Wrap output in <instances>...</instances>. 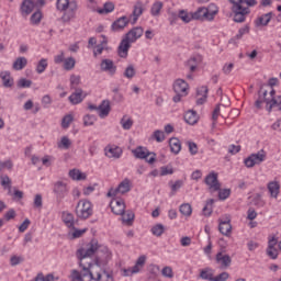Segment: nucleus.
<instances>
[{
  "mask_svg": "<svg viewBox=\"0 0 281 281\" xmlns=\"http://www.w3.org/2000/svg\"><path fill=\"white\" fill-rule=\"evenodd\" d=\"M77 256L80 260L81 281L94 280L95 271L100 269V265L103 262L102 258H100L98 241L92 240L87 248H80L77 251Z\"/></svg>",
  "mask_w": 281,
  "mask_h": 281,
  "instance_id": "obj_1",
  "label": "nucleus"
},
{
  "mask_svg": "<svg viewBox=\"0 0 281 281\" xmlns=\"http://www.w3.org/2000/svg\"><path fill=\"white\" fill-rule=\"evenodd\" d=\"M143 35L144 29L142 26H136L126 33L117 48L120 58H126L128 56V49H131V44L142 38Z\"/></svg>",
  "mask_w": 281,
  "mask_h": 281,
  "instance_id": "obj_2",
  "label": "nucleus"
},
{
  "mask_svg": "<svg viewBox=\"0 0 281 281\" xmlns=\"http://www.w3.org/2000/svg\"><path fill=\"white\" fill-rule=\"evenodd\" d=\"M232 3L231 10L234 14L235 23H245L247 14L251 12L249 7H243V0H228Z\"/></svg>",
  "mask_w": 281,
  "mask_h": 281,
  "instance_id": "obj_3",
  "label": "nucleus"
},
{
  "mask_svg": "<svg viewBox=\"0 0 281 281\" xmlns=\"http://www.w3.org/2000/svg\"><path fill=\"white\" fill-rule=\"evenodd\" d=\"M75 214L80 221H87L93 216V204L89 200H80L77 203Z\"/></svg>",
  "mask_w": 281,
  "mask_h": 281,
  "instance_id": "obj_4",
  "label": "nucleus"
},
{
  "mask_svg": "<svg viewBox=\"0 0 281 281\" xmlns=\"http://www.w3.org/2000/svg\"><path fill=\"white\" fill-rule=\"evenodd\" d=\"M56 8L59 12H67L68 19H74L78 12V2L76 0H57Z\"/></svg>",
  "mask_w": 281,
  "mask_h": 281,
  "instance_id": "obj_5",
  "label": "nucleus"
},
{
  "mask_svg": "<svg viewBox=\"0 0 281 281\" xmlns=\"http://www.w3.org/2000/svg\"><path fill=\"white\" fill-rule=\"evenodd\" d=\"M133 155L136 159H145L147 164H155L157 154L150 153L146 147L138 146L133 150Z\"/></svg>",
  "mask_w": 281,
  "mask_h": 281,
  "instance_id": "obj_6",
  "label": "nucleus"
},
{
  "mask_svg": "<svg viewBox=\"0 0 281 281\" xmlns=\"http://www.w3.org/2000/svg\"><path fill=\"white\" fill-rule=\"evenodd\" d=\"M131 188H133V183L128 178H125L117 188L113 189L111 188L109 192L106 193V196H117V194H126V192H131Z\"/></svg>",
  "mask_w": 281,
  "mask_h": 281,
  "instance_id": "obj_7",
  "label": "nucleus"
},
{
  "mask_svg": "<svg viewBox=\"0 0 281 281\" xmlns=\"http://www.w3.org/2000/svg\"><path fill=\"white\" fill-rule=\"evenodd\" d=\"M267 159V151L263 149L259 150L257 154H251L248 156L245 160L244 164L246 168H254V166H258L262 164Z\"/></svg>",
  "mask_w": 281,
  "mask_h": 281,
  "instance_id": "obj_8",
  "label": "nucleus"
},
{
  "mask_svg": "<svg viewBox=\"0 0 281 281\" xmlns=\"http://www.w3.org/2000/svg\"><path fill=\"white\" fill-rule=\"evenodd\" d=\"M217 11L210 12L207 8L200 7L195 12H191L193 21H214V16H216Z\"/></svg>",
  "mask_w": 281,
  "mask_h": 281,
  "instance_id": "obj_9",
  "label": "nucleus"
},
{
  "mask_svg": "<svg viewBox=\"0 0 281 281\" xmlns=\"http://www.w3.org/2000/svg\"><path fill=\"white\" fill-rule=\"evenodd\" d=\"M145 265H146V256L142 255L136 260V263L134 267L127 268L124 270V276L128 277V276H134V273H139V271L144 269Z\"/></svg>",
  "mask_w": 281,
  "mask_h": 281,
  "instance_id": "obj_10",
  "label": "nucleus"
},
{
  "mask_svg": "<svg viewBox=\"0 0 281 281\" xmlns=\"http://www.w3.org/2000/svg\"><path fill=\"white\" fill-rule=\"evenodd\" d=\"M276 245H278V238H276V236H270L268 238V247L266 254L271 258V260H278L279 250L276 248Z\"/></svg>",
  "mask_w": 281,
  "mask_h": 281,
  "instance_id": "obj_11",
  "label": "nucleus"
},
{
  "mask_svg": "<svg viewBox=\"0 0 281 281\" xmlns=\"http://www.w3.org/2000/svg\"><path fill=\"white\" fill-rule=\"evenodd\" d=\"M218 231L223 234V236L232 235V218L226 216L225 218L218 220Z\"/></svg>",
  "mask_w": 281,
  "mask_h": 281,
  "instance_id": "obj_12",
  "label": "nucleus"
},
{
  "mask_svg": "<svg viewBox=\"0 0 281 281\" xmlns=\"http://www.w3.org/2000/svg\"><path fill=\"white\" fill-rule=\"evenodd\" d=\"M87 98V92H83L82 89H76L69 97L68 100L70 104H80Z\"/></svg>",
  "mask_w": 281,
  "mask_h": 281,
  "instance_id": "obj_13",
  "label": "nucleus"
},
{
  "mask_svg": "<svg viewBox=\"0 0 281 281\" xmlns=\"http://www.w3.org/2000/svg\"><path fill=\"white\" fill-rule=\"evenodd\" d=\"M36 4H34V1L32 0H23L20 5V13L22 16L26 18L34 12V8Z\"/></svg>",
  "mask_w": 281,
  "mask_h": 281,
  "instance_id": "obj_14",
  "label": "nucleus"
},
{
  "mask_svg": "<svg viewBox=\"0 0 281 281\" xmlns=\"http://www.w3.org/2000/svg\"><path fill=\"white\" fill-rule=\"evenodd\" d=\"M189 89H190V86L183 79H177L173 82V91H175V93H181L182 95H188Z\"/></svg>",
  "mask_w": 281,
  "mask_h": 281,
  "instance_id": "obj_15",
  "label": "nucleus"
},
{
  "mask_svg": "<svg viewBox=\"0 0 281 281\" xmlns=\"http://www.w3.org/2000/svg\"><path fill=\"white\" fill-rule=\"evenodd\" d=\"M100 67L101 71H105L110 74V76H115L117 71V66H115V64L111 59H102Z\"/></svg>",
  "mask_w": 281,
  "mask_h": 281,
  "instance_id": "obj_16",
  "label": "nucleus"
},
{
  "mask_svg": "<svg viewBox=\"0 0 281 281\" xmlns=\"http://www.w3.org/2000/svg\"><path fill=\"white\" fill-rule=\"evenodd\" d=\"M110 207L113 214H116V216H122L126 210V204H124V201L122 200H113L110 203Z\"/></svg>",
  "mask_w": 281,
  "mask_h": 281,
  "instance_id": "obj_17",
  "label": "nucleus"
},
{
  "mask_svg": "<svg viewBox=\"0 0 281 281\" xmlns=\"http://www.w3.org/2000/svg\"><path fill=\"white\" fill-rule=\"evenodd\" d=\"M204 183L209 187V192L214 193L221 190V182L218 181L217 177H206L204 179Z\"/></svg>",
  "mask_w": 281,
  "mask_h": 281,
  "instance_id": "obj_18",
  "label": "nucleus"
},
{
  "mask_svg": "<svg viewBox=\"0 0 281 281\" xmlns=\"http://www.w3.org/2000/svg\"><path fill=\"white\" fill-rule=\"evenodd\" d=\"M215 260L217 265H221L222 269H227L232 266V257L229 255H225L223 252H217Z\"/></svg>",
  "mask_w": 281,
  "mask_h": 281,
  "instance_id": "obj_19",
  "label": "nucleus"
},
{
  "mask_svg": "<svg viewBox=\"0 0 281 281\" xmlns=\"http://www.w3.org/2000/svg\"><path fill=\"white\" fill-rule=\"evenodd\" d=\"M104 153L109 159H120L122 157V148L119 146H106Z\"/></svg>",
  "mask_w": 281,
  "mask_h": 281,
  "instance_id": "obj_20",
  "label": "nucleus"
},
{
  "mask_svg": "<svg viewBox=\"0 0 281 281\" xmlns=\"http://www.w3.org/2000/svg\"><path fill=\"white\" fill-rule=\"evenodd\" d=\"M99 117L103 120V117H109V113H111V101L103 100L98 106Z\"/></svg>",
  "mask_w": 281,
  "mask_h": 281,
  "instance_id": "obj_21",
  "label": "nucleus"
},
{
  "mask_svg": "<svg viewBox=\"0 0 281 281\" xmlns=\"http://www.w3.org/2000/svg\"><path fill=\"white\" fill-rule=\"evenodd\" d=\"M130 21L131 20H128V16H126V15L119 18L116 21H114L112 23L113 32H120V31L124 30V27H126V25H128Z\"/></svg>",
  "mask_w": 281,
  "mask_h": 281,
  "instance_id": "obj_22",
  "label": "nucleus"
},
{
  "mask_svg": "<svg viewBox=\"0 0 281 281\" xmlns=\"http://www.w3.org/2000/svg\"><path fill=\"white\" fill-rule=\"evenodd\" d=\"M94 281H113V274L106 270L99 269L94 272Z\"/></svg>",
  "mask_w": 281,
  "mask_h": 281,
  "instance_id": "obj_23",
  "label": "nucleus"
},
{
  "mask_svg": "<svg viewBox=\"0 0 281 281\" xmlns=\"http://www.w3.org/2000/svg\"><path fill=\"white\" fill-rule=\"evenodd\" d=\"M61 221L65 223L66 227H69V229H75L76 218L70 212L64 211L61 213Z\"/></svg>",
  "mask_w": 281,
  "mask_h": 281,
  "instance_id": "obj_24",
  "label": "nucleus"
},
{
  "mask_svg": "<svg viewBox=\"0 0 281 281\" xmlns=\"http://www.w3.org/2000/svg\"><path fill=\"white\" fill-rule=\"evenodd\" d=\"M267 90H265L262 92V94L259 95L258 100L255 102V106L256 109H262V104H267L268 106V111H269V106H271V104H273V99L269 100L267 99Z\"/></svg>",
  "mask_w": 281,
  "mask_h": 281,
  "instance_id": "obj_25",
  "label": "nucleus"
},
{
  "mask_svg": "<svg viewBox=\"0 0 281 281\" xmlns=\"http://www.w3.org/2000/svg\"><path fill=\"white\" fill-rule=\"evenodd\" d=\"M200 63H203V57L201 55H195L188 59L187 67H189L191 74L196 71V67H199Z\"/></svg>",
  "mask_w": 281,
  "mask_h": 281,
  "instance_id": "obj_26",
  "label": "nucleus"
},
{
  "mask_svg": "<svg viewBox=\"0 0 281 281\" xmlns=\"http://www.w3.org/2000/svg\"><path fill=\"white\" fill-rule=\"evenodd\" d=\"M0 78L2 80L3 87H5L7 89L14 86V79L10 75V71H2L0 74Z\"/></svg>",
  "mask_w": 281,
  "mask_h": 281,
  "instance_id": "obj_27",
  "label": "nucleus"
},
{
  "mask_svg": "<svg viewBox=\"0 0 281 281\" xmlns=\"http://www.w3.org/2000/svg\"><path fill=\"white\" fill-rule=\"evenodd\" d=\"M169 146H170V150L171 153H173V155H179V153H181V140L177 137H172L169 139Z\"/></svg>",
  "mask_w": 281,
  "mask_h": 281,
  "instance_id": "obj_28",
  "label": "nucleus"
},
{
  "mask_svg": "<svg viewBox=\"0 0 281 281\" xmlns=\"http://www.w3.org/2000/svg\"><path fill=\"white\" fill-rule=\"evenodd\" d=\"M184 122L187 124H190L191 126H194V124H196V122H199V116L196 115V112H194L192 110H189L188 112H186Z\"/></svg>",
  "mask_w": 281,
  "mask_h": 281,
  "instance_id": "obj_29",
  "label": "nucleus"
},
{
  "mask_svg": "<svg viewBox=\"0 0 281 281\" xmlns=\"http://www.w3.org/2000/svg\"><path fill=\"white\" fill-rule=\"evenodd\" d=\"M142 14H144V3L142 1H137L133 9V16H134L133 23H137V20Z\"/></svg>",
  "mask_w": 281,
  "mask_h": 281,
  "instance_id": "obj_30",
  "label": "nucleus"
},
{
  "mask_svg": "<svg viewBox=\"0 0 281 281\" xmlns=\"http://www.w3.org/2000/svg\"><path fill=\"white\" fill-rule=\"evenodd\" d=\"M268 190L270 192V196L272 199H277L278 194H280V183L278 181L269 182Z\"/></svg>",
  "mask_w": 281,
  "mask_h": 281,
  "instance_id": "obj_31",
  "label": "nucleus"
},
{
  "mask_svg": "<svg viewBox=\"0 0 281 281\" xmlns=\"http://www.w3.org/2000/svg\"><path fill=\"white\" fill-rule=\"evenodd\" d=\"M272 16H273V12L265 13L257 19L256 24L258 26H260V25L267 26L271 22Z\"/></svg>",
  "mask_w": 281,
  "mask_h": 281,
  "instance_id": "obj_32",
  "label": "nucleus"
},
{
  "mask_svg": "<svg viewBox=\"0 0 281 281\" xmlns=\"http://www.w3.org/2000/svg\"><path fill=\"white\" fill-rule=\"evenodd\" d=\"M27 67V58L25 57H18L13 63V69L15 71H21Z\"/></svg>",
  "mask_w": 281,
  "mask_h": 281,
  "instance_id": "obj_33",
  "label": "nucleus"
},
{
  "mask_svg": "<svg viewBox=\"0 0 281 281\" xmlns=\"http://www.w3.org/2000/svg\"><path fill=\"white\" fill-rule=\"evenodd\" d=\"M54 192L55 194H58V196H61V194H65V192H67V182L57 181L54 186Z\"/></svg>",
  "mask_w": 281,
  "mask_h": 281,
  "instance_id": "obj_34",
  "label": "nucleus"
},
{
  "mask_svg": "<svg viewBox=\"0 0 281 281\" xmlns=\"http://www.w3.org/2000/svg\"><path fill=\"white\" fill-rule=\"evenodd\" d=\"M200 278L202 280L214 281V270L212 268H205L200 271Z\"/></svg>",
  "mask_w": 281,
  "mask_h": 281,
  "instance_id": "obj_35",
  "label": "nucleus"
},
{
  "mask_svg": "<svg viewBox=\"0 0 281 281\" xmlns=\"http://www.w3.org/2000/svg\"><path fill=\"white\" fill-rule=\"evenodd\" d=\"M41 21H43V12L41 10L35 11L31 18V25H41Z\"/></svg>",
  "mask_w": 281,
  "mask_h": 281,
  "instance_id": "obj_36",
  "label": "nucleus"
},
{
  "mask_svg": "<svg viewBox=\"0 0 281 281\" xmlns=\"http://www.w3.org/2000/svg\"><path fill=\"white\" fill-rule=\"evenodd\" d=\"M162 9H164V2L161 1L155 2L150 9L151 16H159V14H161Z\"/></svg>",
  "mask_w": 281,
  "mask_h": 281,
  "instance_id": "obj_37",
  "label": "nucleus"
},
{
  "mask_svg": "<svg viewBox=\"0 0 281 281\" xmlns=\"http://www.w3.org/2000/svg\"><path fill=\"white\" fill-rule=\"evenodd\" d=\"M214 203H215L214 199H210L206 201V204L202 210L204 216H212Z\"/></svg>",
  "mask_w": 281,
  "mask_h": 281,
  "instance_id": "obj_38",
  "label": "nucleus"
},
{
  "mask_svg": "<svg viewBox=\"0 0 281 281\" xmlns=\"http://www.w3.org/2000/svg\"><path fill=\"white\" fill-rule=\"evenodd\" d=\"M245 34H249V25H245L244 27L238 30V33L231 40V43H236V41H240Z\"/></svg>",
  "mask_w": 281,
  "mask_h": 281,
  "instance_id": "obj_39",
  "label": "nucleus"
},
{
  "mask_svg": "<svg viewBox=\"0 0 281 281\" xmlns=\"http://www.w3.org/2000/svg\"><path fill=\"white\" fill-rule=\"evenodd\" d=\"M63 67L65 71H71L72 69L76 68V58L74 57H68L64 60Z\"/></svg>",
  "mask_w": 281,
  "mask_h": 281,
  "instance_id": "obj_40",
  "label": "nucleus"
},
{
  "mask_svg": "<svg viewBox=\"0 0 281 281\" xmlns=\"http://www.w3.org/2000/svg\"><path fill=\"white\" fill-rule=\"evenodd\" d=\"M113 10H115V4H113V2H105L103 4V8L98 10V13L99 14H111V12H113Z\"/></svg>",
  "mask_w": 281,
  "mask_h": 281,
  "instance_id": "obj_41",
  "label": "nucleus"
},
{
  "mask_svg": "<svg viewBox=\"0 0 281 281\" xmlns=\"http://www.w3.org/2000/svg\"><path fill=\"white\" fill-rule=\"evenodd\" d=\"M48 65L49 64L47 63L46 58L40 59L35 68L36 74H45V70L47 69Z\"/></svg>",
  "mask_w": 281,
  "mask_h": 281,
  "instance_id": "obj_42",
  "label": "nucleus"
},
{
  "mask_svg": "<svg viewBox=\"0 0 281 281\" xmlns=\"http://www.w3.org/2000/svg\"><path fill=\"white\" fill-rule=\"evenodd\" d=\"M123 218V223H126L127 225H133V221H135V213L132 211H127L123 214H121Z\"/></svg>",
  "mask_w": 281,
  "mask_h": 281,
  "instance_id": "obj_43",
  "label": "nucleus"
},
{
  "mask_svg": "<svg viewBox=\"0 0 281 281\" xmlns=\"http://www.w3.org/2000/svg\"><path fill=\"white\" fill-rule=\"evenodd\" d=\"M178 16L181 19V21H183V23H190L191 21H194L192 18V12L188 13L186 10H180Z\"/></svg>",
  "mask_w": 281,
  "mask_h": 281,
  "instance_id": "obj_44",
  "label": "nucleus"
},
{
  "mask_svg": "<svg viewBox=\"0 0 281 281\" xmlns=\"http://www.w3.org/2000/svg\"><path fill=\"white\" fill-rule=\"evenodd\" d=\"M150 232H151V234H153L154 236L159 237V236H162V235H164V232H166V228L164 227L162 224H156V225H154V226L151 227Z\"/></svg>",
  "mask_w": 281,
  "mask_h": 281,
  "instance_id": "obj_45",
  "label": "nucleus"
},
{
  "mask_svg": "<svg viewBox=\"0 0 281 281\" xmlns=\"http://www.w3.org/2000/svg\"><path fill=\"white\" fill-rule=\"evenodd\" d=\"M71 122H74V116L71 114H66L61 119V128H69V126H71Z\"/></svg>",
  "mask_w": 281,
  "mask_h": 281,
  "instance_id": "obj_46",
  "label": "nucleus"
},
{
  "mask_svg": "<svg viewBox=\"0 0 281 281\" xmlns=\"http://www.w3.org/2000/svg\"><path fill=\"white\" fill-rule=\"evenodd\" d=\"M58 148H64L65 150H68V148L71 146V140L67 136H63L60 142L57 143Z\"/></svg>",
  "mask_w": 281,
  "mask_h": 281,
  "instance_id": "obj_47",
  "label": "nucleus"
},
{
  "mask_svg": "<svg viewBox=\"0 0 281 281\" xmlns=\"http://www.w3.org/2000/svg\"><path fill=\"white\" fill-rule=\"evenodd\" d=\"M79 85H80V76L71 75L70 76V89H72V90L82 89V88H78Z\"/></svg>",
  "mask_w": 281,
  "mask_h": 281,
  "instance_id": "obj_48",
  "label": "nucleus"
},
{
  "mask_svg": "<svg viewBox=\"0 0 281 281\" xmlns=\"http://www.w3.org/2000/svg\"><path fill=\"white\" fill-rule=\"evenodd\" d=\"M153 137L158 142V144H161V142L166 140V133L161 130H156L153 133Z\"/></svg>",
  "mask_w": 281,
  "mask_h": 281,
  "instance_id": "obj_49",
  "label": "nucleus"
},
{
  "mask_svg": "<svg viewBox=\"0 0 281 281\" xmlns=\"http://www.w3.org/2000/svg\"><path fill=\"white\" fill-rule=\"evenodd\" d=\"M123 76L128 80L135 78V67L133 65L127 66L125 71L123 72Z\"/></svg>",
  "mask_w": 281,
  "mask_h": 281,
  "instance_id": "obj_50",
  "label": "nucleus"
},
{
  "mask_svg": "<svg viewBox=\"0 0 281 281\" xmlns=\"http://www.w3.org/2000/svg\"><path fill=\"white\" fill-rule=\"evenodd\" d=\"M218 192V199L220 201H225L226 199H229V195L232 194V190L229 189H221L217 191Z\"/></svg>",
  "mask_w": 281,
  "mask_h": 281,
  "instance_id": "obj_51",
  "label": "nucleus"
},
{
  "mask_svg": "<svg viewBox=\"0 0 281 281\" xmlns=\"http://www.w3.org/2000/svg\"><path fill=\"white\" fill-rule=\"evenodd\" d=\"M180 212L183 216H191L192 215V205L186 203L180 205Z\"/></svg>",
  "mask_w": 281,
  "mask_h": 281,
  "instance_id": "obj_52",
  "label": "nucleus"
},
{
  "mask_svg": "<svg viewBox=\"0 0 281 281\" xmlns=\"http://www.w3.org/2000/svg\"><path fill=\"white\" fill-rule=\"evenodd\" d=\"M95 115L87 114L83 116V126H93L95 124Z\"/></svg>",
  "mask_w": 281,
  "mask_h": 281,
  "instance_id": "obj_53",
  "label": "nucleus"
},
{
  "mask_svg": "<svg viewBox=\"0 0 281 281\" xmlns=\"http://www.w3.org/2000/svg\"><path fill=\"white\" fill-rule=\"evenodd\" d=\"M160 175L161 177H166L168 175H175V169L170 165L162 166L160 167Z\"/></svg>",
  "mask_w": 281,
  "mask_h": 281,
  "instance_id": "obj_54",
  "label": "nucleus"
},
{
  "mask_svg": "<svg viewBox=\"0 0 281 281\" xmlns=\"http://www.w3.org/2000/svg\"><path fill=\"white\" fill-rule=\"evenodd\" d=\"M254 205L257 207H265V200H262V195L260 193H257L252 199Z\"/></svg>",
  "mask_w": 281,
  "mask_h": 281,
  "instance_id": "obj_55",
  "label": "nucleus"
},
{
  "mask_svg": "<svg viewBox=\"0 0 281 281\" xmlns=\"http://www.w3.org/2000/svg\"><path fill=\"white\" fill-rule=\"evenodd\" d=\"M18 87L20 89H30L32 87V80L22 78L18 81Z\"/></svg>",
  "mask_w": 281,
  "mask_h": 281,
  "instance_id": "obj_56",
  "label": "nucleus"
},
{
  "mask_svg": "<svg viewBox=\"0 0 281 281\" xmlns=\"http://www.w3.org/2000/svg\"><path fill=\"white\" fill-rule=\"evenodd\" d=\"M121 125H122V128L124 131H131V128H133V120L132 119H122L121 120Z\"/></svg>",
  "mask_w": 281,
  "mask_h": 281,
  "instance_id": "obj_57",
  "label": "nucleus"
},
{
  "mask_svg": "<svg viewBox=\"0 0 281 281\" xmlns=\"http://www.w3.org/2000/svg\"><path fill=\"white\" fill-rule=\"evenodd\" d=\"M169 186L171 188V191L175 193L177 190H180L183 186V180H177L176 182L170 181Z\"/></svg>",
  "mask_w": 281,
  "mask_h": 281,
  "instance_id": "obj_58",
  "label": "nucleus"
},
{
  "mask_svg": "<svg viewBox=\"0 0 281 281\" xmlns=\"http://www.w3.org/2000/svg\"><path fill=\"white\" fill-rule=\"evenodd\" d=\"M65 52L60 50L58 55L54 56V63L55 65H61V63H65Z\"/></svg>",
  "mask_w": 281,
  "mask_h": 281,
  "instance_id": "obj_59",
  "label": "nucleus"
},
{
  "mask_svg": "<svg viewBox=\"0 0 281 281\" xmlns=\"http://www.w3.org/2000/svg\"><path fill=\"white\" fill-rule=\"evenodd\" d=\"M161 274L164 276V278H175V273L172 272V268L168 267V266L162 268Z\"/></svg>",
  "mask_w": 281,
  "mask_h": 281,
  "instance_id": "obj_60",
  "label": "nucleus"
},
{
  "mask_svg": "<svg viewBox=\"0 0 281 281\" xmlns=\"http://www.w3.org/2000/svg\"><path fill=\"white\" fill-rule=\"evenodd\" d=\"M273 106H278L279 111H281V95L278 97V100L272 99V103L270 104L268 111L269 113H271V110L273 109Z\"/></svg>",
  "mask_w": 281,
  "mask_h": 281,
  "instance_id": "obj_61",
  "label": "nucleus"
},
{
  "mask_svg": "<svg viewBox=\"0 0 281 281\" xmlns=\"http://www.w3.org/2000/svg\"><path fill=\"white\" fill-rule=\"evenodd\" d=\"M12 160H5L0 162V170H12Z\"/></svg>",
  "mask_w": 281,
  "mask_h": 281,
  "instance_id": "obj_62",
  "label": "nucleus"
},
{
  "mask_svg": "<svg viewBox=\"0 0 281 281\" xmlns=\"http://www.w3.org/2000/svg\"><path fill=\"white\" fill-rule=\"evenodd\" d=\"M229 279V273L228 272H222L216 277H213V281H226Z\"/></svg>",
  "mask_w": 281,
  "mask_h": 281,
  "instance_id": "obj_63",
  "label": "nucleus"
},
{
  "mask_svg": "<svg viewBox=\"0 0 281 281\" xmlns=\"http://www.w3.org/2000/svg\"><path fill=\"white\" fill-rule=\"evenodd\" d=\"M69 177H87V175L82 173V171H80V169H71L68 172Z\"/></svg>",
  "mask_w": 281,
  "mask_h": 281,
  "instance_id": "obj_64",
  "label": "nucleus"
}]
</instances>
